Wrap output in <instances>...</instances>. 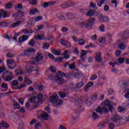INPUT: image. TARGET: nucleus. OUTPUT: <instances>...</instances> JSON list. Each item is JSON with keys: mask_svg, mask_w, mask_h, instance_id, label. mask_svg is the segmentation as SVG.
I'll use <instances>...</instances> for the list:
<instances>
[{"mask_svg": "<svg viewBox=\"0 0 129 129\" xmlns=\"http://www.w3.org/2000/svg\"><path fill=\"white\" fill-rule=\"evenodd\" d=\"M98 16V20L100 22H108L109 21V19L108 17H104L102 15V14H100Z\"/></svg>", "mask_w": 129, "mask_h": 129, "instance_id": "obj_8", "label": "nucleus"}, {"mask_svg": "<svg viewBox=\"0 0 129 129\" xmlns=\"http://www.w3.org/2000/svg\"><path fill=\"white\" fill-rule=\"evenodd\" d=\"M104 105L105 106H108V107L109 108V110H110V111H112L113 107L111 105V104H110V102H109V101H105Z\"/></svg>", "mask_w": 129, "mask_h": 129, "instance_id": "obj_12", "label": "nucleus"}, {"mask_svg": "<svg viewBox=\"0 0 129 129\" xmlns=\"http://www.w3.org/2000/svg\"><path fill=\"white\" fill-rule=\"evenodd\" d=\"M24 54L25 56H27V57L30 56V52L28 50H25Z\"/></svg>", "mask_w": 129, "mask_h": 129, "instance_id": "obj_52", "label": "nucleus"}, {"mask_svg": "<svg viewBox=\"0 0 129 129\" xmlns=\"http://www.w3.org/2000/svg\"><path fill=\"white\" fill-rule=\"evenodd\" d=\"M9 24L6 22L0 23V27L2 28H5V27H8L9 26Z\"/></svg>", "mask_w": 129, "mask_h": 129, "instance_id": "obj_33", "label": "nucleus"}, {"mask_svg": "<svg viewBox=\"0 0 129 129\" xmlns=\"http://www.w3.org/2000/svg\"><path fill=\"white\" fill-rule=\"evenodd\" d=\"M41 7L42 8H44V9H46V8H48V7H49L48 2L43 3L41 4Z\"/></svg>", "mask_w": 129, "mask_h": 129, "instance_id": "obj_44", "label": "nucleus"}, {"mask_svg": "<svg viewBox=\"0 0 129 129\" xmlns=\"http://www.w3.org/2000/svg\"><path fill=\"white\" fill-rule=\"evenodd\" d=\"M21 23H22V21H17V22L11 24V27H12L13 28H16V27H18V26H20V25H21Z\"/></svg>", "mask_w": 129, "mask_h": 129, "instance_id": "obj_24", "label": "nucleus"}, {"mask_svg": "<svg viewBox=\"0 0 129 129\" xmlns=\"http://www.w3.org/2000/svg\"><path fill=\"white\" fill-rule=\"evenodd\" d=\"M57 73H58V75H59V77H60V76L61 77H65V76H66V74L61 72L60 71H58Z\"/></svg>", "mask_w": 129, "mask_h": 129, "instance_id": "obj_41", "label": "nucleus"}, {"mask_svg": "<svg viewBox=\"0 0 129 129\" xmlns=\"http://www.w3.org/2000/svg\"><path fill=\"white\" fill-rule=\"evenodd\" d=\"M6 63L8 67H9L10 65H12L15 63V59L8 58L6 60Z\"/></svg>", "mask_w": 129, "mask_h": 129, "instance_id": "obj_15", "label": "nucleus"}, {"mask_svg": "<svg viewBox=\"0 0 129 129\" xmlns=\"http://www.w3.org/2000/svg\"><path fill=\"white\" fill-rule=\"evenodd\" d=\"M61 32H67L68 31V28L62 27L61 28Z\"/></svg>", "mask_w": 129, "mask_h": 129, "instance_id": "obj_64", "label": "nucleus"}, {"mask_svg": "<svg viewBox=\"0 0 129 129\" xmlns=\"http://www.w3.org/2000/svg\"><path fill=\"white\" fill-rule=\"evenodd\" d=\"M50 46V44L48 43H45L43 45V49H48L49 47Z\"/></svg>", "mask_w": 129, "mask_h": 129, "instance_id": "obj_47", "label": "nucleus"}, {"mask_svg": "<svg viewBox=\"0 0 129 129\" xmlns=\"http://www.w3.org/2000/svg\"><path fill=\"white\" fill-rule=\"evenodd\" d=\"M43 59V54L42 53H37L35 57L32 58V62L30 61H25V63L27 64V66L29 65H32V64H36L39 63V61H41Z\"/></svg>", "mask_w": 129, "mask_h": 129, "instance_id": "obj_4", "label": "nucleus"}, {"mask_svg": "<svg viewBox=\"0 0 129 129\" xmlns=\"http://www.w3.org/2000/svg\"><path fill=\"white\" fill-rule=\"evenodd\" d=\"M101 53H97L95 57V59L98 63H100L102 62V58H101Z\"/></svg>", "mask_w": 129, "mask_h": 129, "instance_id": "obj_10", "label": "nucleus"}, {"mask_svg": "<svg viewBox=\"0 0 129 129\" xmlns=\"http://www.w3.org/2000/svg\"><path fill=\"white\" fill-rule=\"evenodd\" d=\"M69 67L70 69H75V65H74L73 63L69 64Z\"/></svg>", "mask_w": 129, "mask_h": 129, "instance_id": "obj_63", "label": "nucleus"}, {"mask_svg": "<svg viewBox=\"0 0 129 129\" xmlns=\"http://www.w3.org/2000/svg\"><path fill=\"white\" fill-rule=\"evenodd\" d=\"M63 46H64V47H67V48H70V47H71V43H70L69 41H67L66 44Z\"/></svg>", "mask_w": 129, "mask_h": 129, "instance_id": "obj_50", "label": "nucleus"}, {"mask_svg": "<svg viewBox=\"0 0 129 129\" xmlns=\"http://www.w3.org/2000/svg\"><path fill=\"white\" fill-rule=\"evenodd\" d=\"M94 21H95V18H94V17H92L90 19L85 21L86 29H87L88 30H91V29H92Z\"/></svg>", "mask_w": 129, "mask_h": 129, "instance_id": "obj_6", "label": "nucleus"}, {"mask_svg": "<svg viewBox=\"0 0 129 129\" xmlns=\"http://www.w3.org/2000/svg\"><path fill=\"white\" fill-rule=\"evenodd\" d=\"M95 111H96V112H99V113H102V108H101L100 106H98L95 109Z\"/></svg>", "mask_w": 129, "mask_h": 129, "instance_id": "obj_37", "label": "nucleus"}, {"mask_svg": "<svg viewBox=\"0 0 129 129\" xmlns=\"http://www.w3.org/2000/svg\"><path fill=\"white\" fill-rule=\"evenodd\" d=\"M41 20H43V17L42 16H38L35 18V22H39V21H41Z\"/></svg>", "mask_w": 129, "mask_h": 129, "instance_id": "obj_61", "label": "nucleus"}, {"mask_svg": "<svg viewBox=\"0 0 129 129\" xmlns=\"http://www.w3.org/2000/svg\"><path fill=\"white\" fill-rule=\"evenodd\" d=\"M30 5H32L33 6H37L38 5V1L33 0L29 2Z\"/></svg>", "mask_w": 129, "mask_h": 129, "instance_id": "obj_36", "label": "nucleus"}, {"mask_svg": "<svg viewBox=\"0 0 129 129\" xmlns=\"http://www.w3.org/2000/svg\"><path fill=\"white\" fill-rule=\"evenodd\" d=\"M41 117L44 120H48L49 119V115L47 113H43Z\"/></svg>", "mask_w": 129, "mask_h": 129, "instance_id": "obj_18", "label": "nucleus"}, {"mask_svg": "<svg viewBox=\"0 0 129 129\" xmlns=\"http://www.w3.org/2000/svg\"><path fill=\"white\" fill-rule=\"evenodd\" d=\"M1 87L2 88L5 89V90L3 91H7V90H8V89H9V86H8V84H7L6 83H3L1 85Z\"/></svg>", "mask_w": 129, "mask_h": 129, "instance_id": "obj_26", "label": "nucleus"}, {"mask_svg": "<svg viewBox=\"0 0 129 129\" xmlns=\"http://www.w3.org/2000/svg\"><path fill=\"white\" fill-rule=\"evenodd\" d=\"M14 78L11 76H7L5 79H4V80L5 81H11L13 80Z\"/></svg>", "mask_w": 129, "mask_h": 129, "instance_id": "obj_32", "label": "nucleus"}, {"mask_svg": "<svg viewBox=\"0 0 129 129\" xmlns=\"http://www.w3.org/2000/svg\"><path fill=\"white\" fill-rule=\"evenodd\" d=\"M84 102H85V99L84 98H81V99H79L76 102L75 105L77 108H79L83 106V103H84Z\"/></svg>", "mask_w": 129, "mask_h": 129, "instance_id": "obj_7", "label": "nucleus"}, {"mask_svg": "<svg viewBox=\"0 0 129 129\" xmlns=\"http://www.w3.org/2000/svg\"><path fill=\"white\" fill-rule=\"evenodd\" d=\"M67 40H64L63 39H60L59 41V42L60 43L61 45L62 46H64V45L66 44Z\"/></svg>", "mask_w": 129, "mask_h": 129, "instance_id": "obj_55", "label": "nucleus"}, {"mask_svg": "<svg viewBox=\"0 0 129 129\" xmlns=\"http://www.w3.org/2000/svg\"><path fill=\"white\" fill-rule=\"evenodd\" d=\"M16 75H22L24 74V71L21 69H17L15 71Z\"/></svg>", "mask_w": 129, "mask_h": 129, "instance_id": "obj_21", "label": "nucleus"}, {"mask_svg": "<svg viewBox=\"0 0 129 129\" xmlns=\"http://www.w3.org/2000/svg\"><path fill=\"white\" fill-rule=\"evenodd\" d=\"M73 75L75 78H79L80 76H82V74L80 73L79 72H76V73H74L73 74Z\"/></svg>", "mask_w": 129, "mask_h": 129, "instance_id": "obj_23", "label": "nucleus"}, {"mask_svg": "<svg viewBox=\"0 0 129 129\" xmlns=\"http://www.w3.org/2000/svg\"><path fill=\"white\" fill-rule=\"evenodd\" d=\"M95 14L96 16H98L99 15V14L97 12H95V11L90 10L88 12L87 16H88L89 17H92V16H94Z\"/></svg>", "mask_w": 129, "mask_h": 129, "instance_id": "obj_14", "label": "nucleus"}, {"mask_svg": "<svg viewBox=\"0 0 129 129\" xmlns=\"http://www.w3.org/2000/svg\"><path fill=\"white\" fill-rule=\"evenodd\" d=\"M49 78L51 80H55L59 85H61L62 83H64V79L59 77L58 74H56L55 76L51 75L49 76Z\"/></svg>", "mask_w": 129, "mask_h": 129, "instance_id": "obj_5", "label": "nucleus"}, {"mask_svg": "<svg viewBox=\"0 0 129 129\" xmlns=\"http://www.w3.org/2000/svg\"><path fill=\"white\" fill-rule=\"evenodd\" d=\"M106 41V40H105V37H100L99 39V42H100V43H101L102 44H105Z\"/></svg>", "mask_w": 129, "mask_h": 129, "instance_id": "obj_34", "label": "nucleus"}, {"mask_svg": "<svg viewBox=\"0 0 129 129\" xmlns=\"http://www.w3.org/2000/svg\"><path fill=\"white\" fill-rule=\"evenodd\" d=\"M90 80H92V81H93L95 80V79H97V75L94 74L90 78Z\"/></svg>", "mask_w": 129, "mask_h": 129, "instance_id": "obj_42", "label": "nucleus"}, {"mask_svg": "<svg viewBox=\"0 0 129 129\" xmlns=\"http://www.w3.org/2000/svg\"><path fill=\"white\" fill-rule=\"evenodd\" d=\"M84 84V83H83V82H80L77 83L76 88H77V89H79L81 88V87H82V86H83Z\"/></svg>", "mask_w": 129, "mask_h": 129, "instance_id": "obj_25", "label": "nucleus"}, {"mask_svg": "<svg viewBox=\"0 0 129 129\" xmlns=\"http://www.w3.org/2000/svg\"><path fill=\"white\" fill-rule=\"evenodd\" d=\"M43 98V95L42 94H38L37 95V98L36 96H33L31 98H30L29 101L32 103H34V108H36L39 106V102H41Z\"/></svg>", "mask_w": 129, "mask_h": 129, "instance_id": "obj_2", "label": "nucleus"}, {"mask_svg": "<svg viewBox=\"0 0 129 129\" xmlns=\"http://www.w3.org/2000/svg\"><path fill=\"white\" fill-rule=\"evenodd\" d=\"M13 106H14V108H16V109H18V108H20V105L19 103L17 102L14 103Z\"/></svg>", "mask_w": 129, "mask_h": 129, "instance_id": "obj_46", "label": "nucleus"}, {"mask_svg": "<svg viewBox=\"0 0 129 129\" xmlns=\"http://www.w3.org/2000/svg\"><path fill=\"white\" fill-rule=\"evenodd\" d=\"M118 63H123V62H124V58L122 57V58H119L118 59Z\"/></svg>", "mask_w": 129, "mask_h": 129, "instance_id": "obj_59", "label": "nucleus"}, {"mask_svg": "<svg viewBox=\"0 0 129 129\" xmlns=\"http://www.w3.org/2000/svg\"><path fill=\"white\" fill-rule=\"evenodd\" d=\"M102 113H107L108 112V109L105 107H103L102 108Z\"/></svg>", "mask_w": 129, "mask_h": 129, "instance_id": "obj_48", "label": "nucleus"}, {"mask_svg": "<svg viewBox=\"0 0 129 129\" xmlns=\"http://www.w3.org/2000/svg\"><path fill=\"white\" fill-rule=\"evenodd\" d=\"M111 120H112L113 122H116V123H120L121 118L119 117L118 115H115L112 118H111Z\"/></svg>", "mask_w": 129, "mask_h": 129, "instance_id": "obj_9", "label": "nucleus"}, {"mask_svg": "<svg viewBox=\"0 0 129 129\" xmlns=\"http://www.w3.org/2000/svg\"><path fill=\"white\" fill-rule=\"evenodd\" d=\"M8 58H13L15 55L12 54L11 52H8L7 54Z\"/></svg>", "mask_w": 129, "mask_h": 129, "instance_id": "obj_57", "label": "nucleus"}, {"mask_svg": "<svg viewBox=\"0 0 129 129\" xmlns=\"http://www.w3.org/2000/svg\"><path fill=\"white\" fill-rule=\"evenodd\" d=\"M58 95L54 94L49 97V100L51 103H53L55 107H58L60 105H62L63 101L61 100L58 99Z\"/></svg>", "mask_w": 129, "mask_h": 129, "instance_id": "obj_1", "label": "nucleus"}, {"mask_svg": "<svg viewBox=\"0 0 129 129\" xmlns=\"http://www.w3.org/2000/svg\"><path fill=\"white\" fill-rule=\"evenodd\" d=\"M105 123H99L97 125V127H98V128H103L105 127Z\"/></svg>", "mask_w": 129, "mask_h": 129, "instance_id": "obj_28", "label": "nucleus"}, {"mask_svg": "<svg viewBox=\"0 0 129 129\" xmlns=\"http://www.w3.org/2000/svg\"><path fill=\"white\" fill-rule=\"evenodd\" d=\"M123 37L124 39H126V38H128L129 37V30H126L123 32Z\"/></svg>", "mask_w": 129, "mask_h": 129, "instance_id": "obj_27", "label": "nucleus"}, {"mask_svg": "<svg viewBox=\"0 0 129 129\" xmlns=\"http://www.w3.org/2000/svg\"><path fill=\"white\" fill-rule=\"evenodd\" d=\"M60 7L61 8H62V9H66V8H70L69 2L63 3V4L60 5Z\"/></svg>", "mask_w": 129, "mask_h": 129, "instance_id": "obj_29", "label": "nucleus"}, {"mask_svg": "<svg viewBox=\"0 0 129 129\" xmlns=\"http://www.w3.org/2000/svg\"><path fill=\"white\" fill-rule=\"evenodd\" d=\"M15 86H19V81L18 80H14L11 82V88L12 89H18V87Z\"/></svg>", "mask_w": 129, "mask_h": 129, "instance_id": "obj_11", "label": "nucleus"}, {"mask_svg": "<svg viewBox=\"0 0 129 129\" xmlns=\"http://www.w3.org/2000/svg\"><path fill=\"white\" fill-rule=\"evenodd\" d=\"M24 82H25V83L27 84V85H31V84H32V83H33V81L30 80V78H27V77H25L24 78Z\"/></svg>", "mask_w": 129, "mask_h": 129, "instance_id": "obj_17", "label": "nucleus"}, {"mask_svg": "<svg viewBox=\"0 0 129 129\" xmlns=\"http://www.w3.org/2000/svg\"><path fill=\"white\" fill-rule=\"evenodd\" d=\"M118 47L119 49H121V50H124V49L126 48V46L123 43H121L119 44Z\"/></svg>", "mask_w": 129, "mask_h": 129, "instance_id": "obj_43", "label": "nucleus"}, {"mask_svg": "<svg viewBox=\"0 0 129 129\" xmlns=\"http://www.w3.org/2000/svg\"><path fill=\"white\" fill-rule=\"evenodd\" d=\"M1 126H2V127H6V128H8V127H10V125H9L6 121H2L1 123Z\"/></svg>", "mask_w": 129, "mask_h": 129, "instance_id": "obj_20", "label": "nucleus"}, {"mask_svg": "<svg viewBox=\"0 0 129 129\" xmlns=\"http://www.w3.org/2000/svg\"><path fill=\"white\" fill-rule=\"evenodd\" d=\"M71 16H72V14L65 13L64 12H59L56 15V18L61 21H65L66 20L71 19V18H72Z\"/></svg>", "mask_w": 129, "mask_h": 129, "instance_id": "obj_3", "label": "nucleus"}, {"mask_svg": "<svg viewBox=\"0 0 129 129\" xmlns=\"http://www.w3.org/2000/svg\"><path fill=\"white\" fill-rule=\"evenodd\" d=\"M63 57H60L55 59V62H61L63 60Z\"/></svg>", "mask_w": 129, "mask_h": 129, "instance_id": "obj_58", "label": "nucleus"}, {"mask_svg": "<svg viewBox=\"0 0 129 129\" xmlns=\"http://www.w3.org/2000/svg\"><path fill=\"white\" fill-rule=\"evenodd\" d=\"M28 36L25 35L19 37L18 42L19 43H23V42L27 41V40H28Z\"/></svg>", "mask_w": 129, "mask_h": 129, "instance_id": "obj_13", "label": "nucleus"}, {"mask_svg": "<svg viewBox=\"0 0 129 129\" xmlns=\"http://www.w3.org/2000/svg\"><path fill=\"white\" fill-rule=\"evenodd\" d=\"M100 32H104L105 30L104 29V25H102L99 27Z\"/></svg>", "mask_w": 129, "mask_h": 129, "instance_id": "obj_62", "label": "nucleus"}, {"mask_svg": "<svg viewBox=\"0 0 129 129\" xmlns=\"http://www.w3.org/2000/svg\"><path fill=\"white\" fill-rule=\"evenodd\" d=\"M52 53L54 55H61V53H60V51H57V50H55V49L52 50Z\"/></svg>", "mask_w": 129, "mask_h": 129, "instance_id": "obj_38", "label": "nucleus"}, {"mask_svg": "<svg viewBox=\"0 0 129 129\" xmlns=\"http://www.w3.org/2000/svg\"><path fill=\"white\" fill-rule=\"evenodd\" d=\"M12 7H13V3H8L5 5L6 9H7L8 10L11 9Z\"/></svg>", "mask_w": 129, "mask_h": 129, "instance_id": "obj_31", "label": "nucleus"}, {"mask_svg": "<svg viewBox=\"0 0 129 129\" xmlns=\"http://www.w3.org/2000/svg\"><path fill=\"white\" fill-rule=\"evenodd\" d=\"M40 126H41V123L39 122V121H36V122L35 123V127L38 128V127H40Z\"/></svg>", "mask_w": 129, "mask_h": 129, "instance_id": "obj_54", "label": "nucleus"}, {"mask_svg": "<svg viewBox=\"0 0 129 129\" xmlns=\"http://www.w3.org/2000/svg\"><path fill=\"white\" fill-rule=\"evenodd\" d=\"M33 69H34V67L28 66V67L27 68V71L28 72H29V73H31V72H33Z\"/></svg>", "mask_w": 129, "mask_h": 129, "instance_id": "obj_39", "label": "nucleus"}, {"mask_svg": "<svg viewBox=\"0 0 129 129\" xmlns=\"http://www.w3.org/2000/svg\"><path fill=\"white\" fill-rule=\"evenodd\" d=\"M39 11L37 9H32L30 11V15H35L36 13H39Z\"/></svg>", "mask_w": 129, "mask_h": 129, "instance_id": "obj_22", "label": "nucleus"}, {"mask_svg": "<svg viewBox=\"0 0 129 129\" xmlns=\"http://www.w3.org/2000/svg\"><path fill=\"white\" fill-rule=\"evenodd\" d=\"M109 128L110 129H114V124L113 123H109Z\"/></svg>", "mask_w": 129, "mask_h": 129, "instance_id": "obj_60", "label": "nucleus"}, {"mask_svg": "<svg viewBox=\"0 0 129 129\" xmlns=\"http://www.w3.org/2000/svg\"><path fill=\"white\" fill-rule=\"evenodd\" d=\"M49 70L51 71V72H56L57 70L54 67L51 66L49 68Z\"/></svg>", "mask_w": 129, "mask_h": 129, "instance_id": "obj_45", "label": "nucleus"}, {"mask_svg": "<svg viewBox=\"0 0 129 129\" xmlns=\"http://www.w3.org/2000/svg\"><path fill=\"white\" fill-rule=\"evenodd\" d=\"M47 4L48 5V7H52V6H54L55 4H56V2H53V1H50L47 2Z\"/></svg>", "mask_w": 129, "mask_h": 129, "instance_id": "obj_49", "label": "nucleus"}, {"mask_svg": "<svg viewBox=\"0 0 129 129\" xmlns=\"http://www.w3.org/2000/svg\"><path fill=\"white\" fill-rule=\"evenodd\" d=\"M59 94L61 98H64V97H66V96H67V95L63 92H60Z\"/></svg>", "mask_w": 129, "mask_h": 129, "instance_id": "obj_40", "label": "nucleus"}, {"mask_svg": "<svg viewBox=\"0 0 129 129\" xmlns=\"http://www.w3.org/2000/svg\"><path fill=\"white\" fill-rule=\"evenodd\" d=\"M78 25L81 27V28H85V21L82 23H79Z\"/></svg>", "mask_w": 129, "mask_h": 129, "instance_id": "obj_56", "label": "nucleus"}, {"mask_svg": "<svg viewBox=\"0 0 129 129\" xmlns=\"http://www.w3.org/2000/svg\"><path fill=\"white\" fill-rule=\"evenodd\" d=\"M79 44L81 45H83L84 44H85V41H84V39H81L79 40Z\"/></svg>", "mask_w": 129, "mask_h": 129, "instance_id": "obj_51", "label": "nucleus"}, {"mask_svg": "<svg viewBox=\"0 0 129 129\" xmlns=\"http://www.w3.org/2000/svg\"><path fill=\"white\" fill-rule=\"evenodd\" d=\"M118 110L119 112H122V111H124V110H125V109L123 107H121V106H119L118 107Z\"/></svg>", "mask_w": 129, "mask_h": 129, "instance_id": "obj_53", "label": "nucleus"}, {"mask_svg": "<svg viewBox=\"0 0 129 129\" xmlns=\"http://www.w3.org/2000/svg\"><path fill=\"white\" fill-rule=\"evenodd\" d=\"M23 33H24V34H32V33H34V31L33 30H28L26 29H23Z\"/></svg>", "mask_w": 129, "mask_h": 129, "instance_id": "obj_35", "label": "nucleus"}, {"mask_svg": "<svg viewBox=\"0 0 129 129\" xmlns=\"http://www.w3.org/2000/svg\"><path fill=\"white\" fill-rule=\"evenodd\" d=\"M92 117L94 120H96V119L99 118V115H98L96 112H93L92 114Z\"/></svg>", "mask_w": 129, "mask_h": 129, "instance_id": "obj_19", "label": "nucleus"}, {"mask_svg": "<svg viewBox=\"0 0 129 129\" xmlns=\"http://www.w3.org/2000/svg\"><path fill=\"white\" fill-rule=\"evenodd\" d=\"M34 38L35 39V40H44V39H45L44 35H40L39 34H36L35 35Z\"/></svg>", "mask_w": 129, "mask_h": 129, "instance_id": "obj_16", "label": "nucleus"}, {"mask_svg": "<svg viewBox=\"0 0 129 129\" xmlns=\"http://www.w3.org/2000/svg\"><path fill=\"white\" fill-rule=\"evenodd\" d=\"M1 14H2L3 18H5L8 17V12H7L6 11L2 10H1Z\"/></svg>", "mask_w": 129, "mask_h": 129, "instance_id": "obj_30", "label": "nucleus"}]
</instances>
